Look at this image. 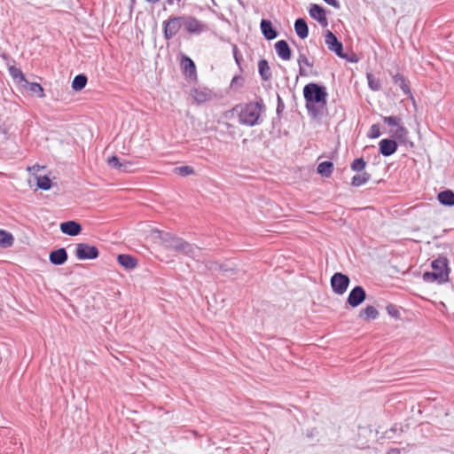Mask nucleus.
Segmentation results:
<instances>
[{
	"label": "nucleus",
	"instance_id": "nucleus-22",
	"mask_svg": "<svg viewBox=\"0 0 454 454\" xmlns=\"http://www.w3.org/2000/svg\"><path fill=\"white\" fill-rule=\"evenodd\" d=\"M258 72L263 82H268L272 77V73L269 62L265 59H262L258 62Z\"/></svg>",
	"mask_w": 454,
	"mask_h": 454
},
{
	"label": "nucleus",
	"instance_id": "nucleus-38",
	"mask_svg": "<svg viewBox=\"0 0 454 454\" xmlns=\"http://www.w3.org/2000/svg\"><path fill=\"white\" fill-rule=\"evenodd\" d=\"M386 310L391 317H393L395 319L400 318V310H399L398 306L390 303V304L387 305Z\"/></svg>",
	"mask_w": 454,
	"mask_h": 454
},
{
	"label": "nucleus",
	"instance_id": "nucleus-2",
	"mask_svg": "<svg viewBox=\"0 0 454 454\" xmlns=\"http://www.w3.org/2000/svg\"><path fill=\"white\" fill-rule=\"evenodd\" d=\"M265 110V105L262 98L255 102H249L241 106L239 114V123L253 127L260 123V117L262 113Z\"/></svg>",
	"mask_w": 454,
	"mask_h": 454
},
{
	"label": "nucleus",
	"instance_id": "nucleus-39",
	"mask_svg": "<svg viewBox=\"0 0 454 454\" xmlns=\"http://www.w3.org/2000/svg\"><path fill=\"white\" fill-rule=\"evenodd\" d=\"M202 263L205 265V270L209 271L220 270L221 263L213 260H206Z\"/></svg>",
	"mask_w": 454,
	"mask_h": 454
},
{
	"label": "nucleus",
	"instance_id": "nucleus-41",
	"mask_svg": "<svg viewBox=\"0 0 454 454\" xmlns=\"http://www.w3.org/2000/svg\"><path fill=\"white\" fill-rule=\"evenodd\" d=\"M403 432V426L401 424H395L389 430L386 431L387 438H392L391 434H402Z\"/></svg>",
	"mask_w": 454,
	"mask_h": 454
},
{
	"label": "nucleus",
	"instance_id": "nucleus-7",
	"mask_svg": "<svg viewBox=\"0 0 454 454\" xmlns=\"http://www.w3.org/2000/svg\"><path fill=\"white\" fill-rule=\"evenodd\" d=\"M74 254L78 260H94L98 257L99 250L88 243L76 244Z\"/></svg>",
	"mask_w": 454,
	"mask_h": 454
},
{
	"label": "nucleus",
	"instance_id": "nucleus-36",
	"mask_svg": "<svg viewBox=\"0 0 454 454\" xmlns=\"http://www.w3.org/2000/svg\"><path fill=\"white\" fill-rule=\"evenodd\" d=\"M366 78L368 81V86L372 90L378 91L380 90V82L379 79H376L372 74L368 73Z\"/></svg>",
	"mask_w": 454,
	"mask_h": 454
},
{
	"label": "nucleus",
	"instance_id": "nucleus-11",
	"mask_svg": "<svg viewBox=\"0 0 454 454\" xmlns=\"http://www.w3.org/2000/svg\"><path fill=\"white\" fill-rule=\"evenodd\" d=\"M398 149V143L395 139L383 138L379 143L380 153L384 157L393 155Z\"/></svg>",
	"mask_w": 454,
	"mask_h": 454
},
{
	"label": "nucleus",
	"instance_id": "nucleus-55",
	"mask_svg": "<svg viewBox=\"0 0 454 454\" xmlns=\"http://www.w3.org/2000/svg\"><path fill=\"white\" fill-rule=\"evenodd\" d=\"M136 3V0H131V8L133 7V5L135 4Z\"/></svg>",
	"mask_w": 454,
	"mask_h": 454
},
{
	"label": "nucleus",
	"instance_id": "nucleus-12",
	"mask_svg": "<svg viewBox=\"0 0 454 454\" xmlns=\"http://www.w3.org/2000/svg\"><path fill=\"white\" fill-rule=\"evenodd\" d=\"M422 278L427 283H437L439 285L444 284L449 281L448 272L442 271H425Z\"/></svg>",
	"mask_w": 454,
	"mask_h": 454
},
{
	"label": "nucleus",
	"instance_id": "nucleus-35",
	"mask_svg": "<svg viewBox=\"0 0 454 454\" xmlns=\"http://www.w3.org/2000/svg\"><path fill=\"white\" fill-rule=\"evenodd\" d=\"M173 172L181 176H188L194 174V168L191 166L176 167Z\"/></svg>",
	"mask_w": 454,
	"mask_h": 454
},
{
	"label": "nucleus",
	"instance_id": "nucleus-40",
	"mask_svg": "<svg viewBox=\"0 0 454 454\" xmlns=\"http://www.w3.org/2000/svg\"><path fill=\"white\" fill-rule=\"evenodd\" d=\"M220 270L223 273L224 276L230 277L236 274L237 270L235 268L230 267L226 263H221Z\"/></svg>",
	"mask_w": 454,
	"mask_h": 454
},
{
	"label": "nucleus",
	"instance_id": "nucleus-33",
	"mask_svg": "<svg viewBox=\"0 0 454 454\" xmlns=\"http://www.w3.org/2000/svg\"><path fill=\"white\" fill-rule=\"evenodd\" d=\"M37 187L43 191H48L51 188V180L48 176H36Z\"/></svg>",
	"mask_w": 454,
	"mask_h": 454
},
{
	"label": "nucleus",
	"instance_id": "nucleus-54",
	"mask_svg": "<svg viewBox=\"0 0 454 454\" xmlns=\"http://www.w3.org/2000/svg\"><path fill=\"white\" fill-rule=\"evenodd\" d=\"M145 2L149 3V4H157L158 2H160V0H145Z\"/></svg>",
	"mask_w": 454,
	"mask_h": 454
},
{
	"label": "nucleus",
	"instance_id": "nucleus-30",
	"mask_svg": "<svg viewBox=\"0 0 454 454\" xmlns=\"http://www.w3.org/2000/svg\"><path fill=\"white\" fill-rule=\"evenodd\" d=\"M21 87L26 90L31 91L32 93H36L40 98H43L45 95L43 93V88L38 82H30L27 80V82H23Z\"/></svg>",
	"mask_w": 454,
	"mask_h": 454
},
{
	"label": "nucleus",
	"instance_id": "nucleus-48",
	"mask_svg": "<svg viewBox=\"0 0 454 454\" xmlns=\"http://www.w3.org/2000/svg\"><path fill=\"white\" fill-rule=\"evenodd\" d=\"M343 56L344 57H340V59H343L348 62H351V63H356L358 61V58L356 57V54L352 53L351 56H348V54L344 53L343 52Z\"/></svg>",
	"mask_w": 454,
	"mask_h": 454
},
{
	"label": "nucleus",
	"instance_id": "nucleus-23",
	"mask_svg": "<svg viewBox=\"0 0 454 454\" xmlns=\"http://www.w3.org/2000/svg\"><path fill=\"white\" fill-rule=\"evenodd\" d=\"M294 30L299 38L305 39L308 37L309 27L305 19L298 18L294 21Z\"/></svg>",
	"mask_w": 454,
	"mask_h": 454
},
{
	"label": "nucleus",
	"instance_id": "nucleus-25",
	"mask_svg": "<svg viewBox=\"0 0 454 454\" xmlns=\"http://www.w3.org/2000/svg\"><path fill=\"white\" fill-rule=\"evenodd\" d=\"M437 200L440 204L446 207H453L454 206V192L452 190L447 189L442 191L437 195Z\"/></svg>",
	"mask_w": 454,
	"mask_h": 454
},
{
	"label": "nucleus",
	"instance_id": "nucleus-29",
	"mask_svg": "<svg viewBox=\"0 0 454 454\" xmlns=\"http://www.w3.org/2000/svg\"><path fill=\"white\" fill-rule=\"evenodd\" d=\"M88 78L84 74H79L74 76L72 82V89L74 91H80L85 88Z\"/></svg>",
	"mask_w": 454,
	"mask_h": 454
},
{
	"label": "nucleus",
	"instance_id": "nucleus-19",
	"mask_svg": "<svg viewBox=\"0 0 454 454\" xmlns=\"http://www.w3.org/2000/svg\"><path fill=\"white\" fill-rule=\"evenodd\" d=\"M181 67L185 75L190 78L196 77V66L194 61L188 56L184 55L181 60Z\"/></svg>",
	"mask_w": 454,
	"mask_h": 454
},
{
	"label": "nucleus",
	"instance_id": "nucleus-18",
	"mask_svg": "<svg viewBox=\"0 0 454 454\" xmlns=\"http://www.w3.org/2000/svg\"><path fill=\"white\" fill-rule=\"evenodd\" d=\"M191 95L198 104H202L212 99L213 93L207 89L194 88L191 90Z\"/></svg>",
	"mask_w": 454,
	"mask_h": 454
},
{
	"label": "nucleus",
	"instance_id": "nucleus-9",
	"mask_svg": "<svg viewBox=\"0 0 454 454\" xmlns=\"http://www.w3.org/2000/svg\"><path fill=\"white\" fill-rule=\"evenodd\" d=\"M325 43L328 49L331 51H333L338 57H344L343 44L332 31H326L325 35Z\"/></svg>",
	"mask_w": 454,
	"mask_h": 454
},
{
	"label": "nucleus",
	"instance_id": "nucleus-52",
	"mask_svg": "<svg viewBox=\"0 0 454 454\" xmlns=\"http://www.w3.org/2000/svg\"><path fill=\"white\" fill-rule=\"evenodd\" d=\"M299 74L301 76H308V72L303 68L302 66H299Z\"/></svg>",
	"mask_w": 454,
	"mask_h": 454
},
{
	"label": "nucleus",
	"instance_id": "nucleus-3",
	"mask_svg": "<svg viewBox=\"0 0 454 454\" xmlns=\"http://www.w3.org/2000/svg\"><path fill=\"white\" fill-rule=\"evenodd\" d=\"M382 120L384 123L388 126L397 127L395 130L392 131V137L401 144L406 145L409 143L411 146H413V143L408 141L409 131L403 125H402V118L399 115L382 116Z\"/></svg>",
	"mask_w": 454,
	"mask_h": 454
},
{
	"label": "nucleus",
	"instance_id": "nucleus-27",
	"mask_svg": "<svg viewBox=\"0 0 454 454\" xmlns=\"http://www.w3.org/2000/svg\"><path fill=\"white\" fill-rule=\"evenodd\" d=\"M333 168H334L333 163L332 161L325 160V161L320 162L317 165V171L323 177H330L333 171Z\"/></svg>",
	"mask_w": 454,
	"mask_h": 454
},
{
	"label": "nucleus",
	"instance_id": "nucleus-15",
	"mask_svg": "<svg viewBox=\"0 0 454 454\" xmlns=\"http://www.w3.org/2000/svg\"><path fill=\"white\" fill-rule=\"evenodd\" d=\"M67 252L64 247L52 250L49 255L50 262L56 266L63 265L67 261Z\"/></svg>",
	"mask_w": 454,
	"mask_h": 454
},
{
	"label": "nucleus",
	"instance_id": "nucleus-37",
	"mask_svg": "<svg viewBox=\"0 0 454 454\" xmlns=\"http://www.w3.org/2000/svg\"><path fill=\"white\" fill-rule=\"evenodd\" d=\"M365 167L366 161L362 157L355 159L350 165L351 169L356 172H361Z\"/></svg>",
	"mask_w": 454,
	"mask_h": 454
},
{
	"label": "nucleus",
	"instance_id": "nucleus-46",
	"mask_svg": "<svg viewBox=\"0 0 454 454\" xmlns=\"http://www.w3.org/2000/svg\"><path fill=\"white\" fill-rule=\"evenodd\" d=\"M284 109H285V104H284L281 97L279 96V94H277V109H276L277 114L279 116L281 114V113L284 111Z\"/></svg>",
	"mask_w": 454,
	"mask_h": 454
},
{
	"label": "nucleus",
	"instance_id": "nucleus-6",
	"mask_svg": "<svg viewBox=\"0 0 454 454\" xmlns=\"http://www.w3.org/2000/svg\"><path fill=\"white\" fill-rule=\"evenodd\" d=\"M163 35L166 40L172 39L183 27L182 16H170L163 21Z\"/></svg>",
	"mask_w": 454,
	"mask_h": 454
},
{
	"label": "nucleus",
	"instance_id": "nucleus-5",
	"mask_svg": "<svg viewBox=\"0 0 454 454\" xmlns=\"http://www.w3.org/2000/svg\"><path fill=\"white\" fill-rule=\"evenodd\" d=\"M183 27L190 35H200L207 30V26L191 15H182Z\"/></svg>",
	"mask_w": 454,
	"mask_h": 454
},
{
	"label": "nucleus",
	"instance_id": "nucleus-47",
	"mask_svg": "<svg viewBox=\"0 0 454 454\" xmlns=\"http://www.w3.org/2000/svg\"><path fill=\"white\" fill-rule=\"evenodd\" d=\"M187 241L181 239L179 242L176 244V246L174 247L173 251L182 254L184 246L186 245Z\"/></svg>",
	"mask_w": 454,
	"mask_h": 454
},
{
	"label": "nucleus",
	"instance_id": "nucleus-34",
	"mask_svg": "<svg viewBox=\"0 0 454 454\" xmlns=\"http://www.w3.org/2000/svg\"><path fill=\"white\" fill-rule=\"evenodd\" d=\"M200 250V248L199 247L195 246L194 244L187 242L186 245L184 246L182 254L184 255L195 259Z\"/></svg>",
	"mask_w": 454,
	"mask_h": 454
},
{
	"label": "nucleus",
	"instance_id": "nucleus-43",
	"mask_svg": "<svg viewBox=\"0 0 454 454\" xmlns=\"http://www.w3.org/2000/svg\"><path fill=\"white\" fill-rule=\"evenodd\" d=\"M107 163L111 168H116L120 171L121 161L120 160V159L117 156L114 155V156L108 158Z\"/></svg>",
	"mask_w": 454,
	"mask_h": 454
},
{
	"label": "nucleus",
	"instance_id": "nucleus-17",
	"mask_svg": "<svg viewBox=\"0 0 454 454\" xmlns=\"http://www.w3.org/2000/svg\"><path fill=\"white\" fill-rule=\"evenodd\" d=\"M117 262L121 267L128 270H134L138 264L137 257L128 254H119L117 256Z\"/></svg>",
	"mask_w": 454,
	"mask_h": 454
},
{
	"label": "nucleus",
	"instance_id": "nucleus-51",
	"mask_svg": "<svg viewBox=\"0 0 454 454\" xmlns=\"http://www.w3.org/2000/svg\"><path fill=\"white\" fill-rule=\"evenodd\" d=\"M327 4L339 9L340 7L338 0H324Z\"/></svg>",
	"mask_w": 454,
	"mask_h": 454
},
{
	"label": "nucleus",
	"instance_id": "nucleus-1",
	"mask_svg": "<svg viewBox=\"0 0 454 454\" xmlns=\"http://www.w3.org/2000/svg\"><path fill=\"white\" fill-rule=\"evenodd\" d=\"M303 97L308 114L311 118L317 119L324 115L328 97L325 86L309 82L303 87Z\"/></svg>",
	"mask_w": 454,
	"mask_h": 454
},
{
	"label": "nucleus",
	"instance_id": "nucleus-50",
	"mask_svg": "<svg viewBox=\"0 0 454 454\" xmlns=\"http://www.w3.org/2000/svg\"><path fill=\"white\" fill-rule=\"evenodd\" d=\"M232 51H233V57H234L235 62L239 66L242 58L240 56H239L237 45H233Z\"/></svg>",
	"mask_w": 454,
	"mask_h": 454
},
{
	"label": "nucleus",
	"instance_id": "nucleus-10",
	"mask_svg": "<svg viewBox=\"0 0 454 454\" xmlns=\"http://www.w3.org/2000/svg\"><path fill=\"white\" fill-rule=\"evenodd\" d=\"M309 16L316 20L322 27L328 25L326 12L324 7L317 4H311L309 9Z\"/></svg>",
	"mask_w": 454,
	"mask_h": 454
},
{
	"label": "nucleus",
	"instance_id": "nucleus-8",
	"mask_svg": "<svg viewBox=\"0 0 454 454\" xmlns=\"http://www.w3.org/2000/svg\"><path fill=\"white\" fill-rule=\"evenodd\" d=\"M366 299V292L362 286H356L351 289L347 298V304L352 308L361 305Z\"/></svg>",
	"mask_w": 454,
	"mask_h": 454
},
{
	"label": "nucleus",
	"instance_id": "nucleus-49",
	"mask_svg": "<svg viewBox=\"0 0 454 454\" xmlns=\"http://www.w3.org/2000/svg\"><path fill=\"white\" fill-rule=\"evenodd\" d=\"M405 452V448H392L387 451V454H404Z\"/></svg>",
	"mask_w": 454,
	"mask_h": 454
},
{
	"label": "nucleus",
	"instance_id": "nucleus-21",
	"mask_svg": "<svg viewBox=\"0 0 454 454\" xmlns=\"http://www.w3.org/2000/svg\"><path fill=\"white\" fill-rule=\"evenodd\" d=\"M433 271L448 272L450 275V269L449 267V260L446 256H439L431 262Z\"/></svg>",
	"mask_w": 454,
	"mask_h": 454
},
{
	"label": "nucleus",
	"instance_id": "nucleus-31",
	"mask_svg": "<svg viewBox=\"0 0 454 454\" xmlns=\"http://www.w3.org/2000/svg\"><path fill=\"white\" fill-rule=\"evenodd\" d=\"M370 179L371 174H369L368 172L356 174L351 179V185L354 187H359L367 183Z\"/></svg>",
	"mask_w": 454,
	"mask_h": 454
},
{
	"label": "nucleus",
	"instance_id": "nucleus-32",
	"mask_svg": "<svg viewBox=\"0 0 454 454\" xmlns=\"http://www.w3.org/2000/svg\"><path fill=\"white\" fill-rule=\"evenodd\" d=\"M14 241L13 236L7 231L0 230V247L7 248L12 246Z\"/></svg>",
	"mask_w": 454,
	"mask_h": 454
},
{
	"label": "nucleus",
	"instance_id": "nucleus-4",
	"mask_svg": "<svg viewBox=\"0 0 454 454\" xmlns=\"http://www.w3.org/2000/svg\"><path fill=\"white\" fill-rule=\"evenodd\" d=\"M350 283V278L347 274L335 272L330 279L333 292L335 294L342 295L346 293Z\"/></svg>",
	"mask_w": 454,
	"mask_h": 454
},
{
	"label": "nucleus",
	"instance_id": "nucleus-13",
	"mask_svg": "<svg viewBox=\"0 0 454 454\" xmlns=\"http://www.w3.org/2000/svg\"><path fill=\"white\" fill-rule=\"evenodd\" d=\"M59 228L62 233L68 236H77L82 231L81 223L74 220L61 223Z\"/></svg>",
	"mask_w": 454,
	"mask_h": 454
},
{
	"label": "nucleus",
	"instance_id": "nucleus-26",
	"mask_svg": "<svg viewBox=\"0 0 454 454\" xmlns=\"http://www.w3.org/2000/svg\"><path fill=\"white\" fill-rule=\"evenodd\" d=\"M378 317L379 311L372 305L366 306L359 312V317H361L365 322L375 320L376 318H378Z\"/></svg>",
	"mask_w": 454,
	"mask_h": 454
},
{
	"label": "nucleus",
	"instance_id": "nucleus-42",
	"mask_svg": "<svg viewBox=\"0 0 454 454\" xmlns=\"http://www.w3.org/2000/svg\"><path fill=\"white\" fill-rule=\"evenodd\" d=\"M134 163L129 160H122L120 168L121 172L130 173L134 171Z\"/></svg>",
	"mask_w": 454,
	"mask_h": 454
},
{
	"label": "nucleus",
	"instance_id": "nucleus-14",
	"mask_svg": "<svg viewBox=\"0 0 454 454\" xmlns=\"http://www.w3.org/2000/svg\"><path fill=\"white\" fill-rule=\"evenodd\" d=\"M260 28L262 35L268 41L274 40L278 35L277 29L270 20L262 19L260 23Z\"/></svg>",
	"mask_w": 454,
	"mask_h": 454
},
{
	"label": "nucleus",
	"instance_id": "nucleus-20",
	"mask_svg": "<svg viewBox=\"0 0 454 454\" xmlns=\"http://www.w3.org/2000/svg\"><path fill=\"white\" fill-rule=\"evenodd\" d=\"M160 239L166 247V248L173 250L181 238L173 235L170 232L160 231Z\"/></svg>",
	"mask_w": 454,
	"mask_h": 454
},
{
	"label": "nucleus",
	"instance_id": "nucleus-45",
	"mask_svg": "<svg viewBox=\"0 0 454 454\" xmlns=\"http://www.w3.org/2000/svg\"><path fill=\"white\" fill-rule=\"evenodd\" d=\"M297 62H298L299 66L305 65L309 67H311L313 66V63L309 60V59L306 57V55L304 53L299 54Z\"/></svg>",
	"mask_w": 454,
	"mask_h": 454
},
{
	"label": "nucleus",
	"instance_id": "nucleus-44",
	"mask_svg": "<svg viewBox=\"0 0 454 454\" xmlns=\"http://www.w3.org/2000/svg\"><path fill=\"white\" fill-rule=\"evenodd\" d=\"M380 129L379 124H373L371 126L370 132L368 134V137L370 138H377L380 136Z\"/></svg>",
	"mask_w": 454,
	"mask_h": 454
},
{
	"label": "nucleus",
	"instance_id": "nucleus-53",
	"mask_svg": "<svg viewBox=\"0 0 454 454\" xmlns=\"http://www.w3.org/2000/svg\"><path fill=\"white\" fill-rule=\"evenodd\" d=\"M242 80L241 76L236 75L232 78L231 86L232 87L235 83H238V81Z\"/></svg>",
	"mask_w": 454,
	"mask_h": 454
},
{
	"label": "nucleus",
	"instance_id": "nucleus-16",
	"mask_svg": "<svg viewBox=\"0 0 454 454\" xmlns=\"http://www.w3.org/2000/svg\"><path fill=\"white\" fill-rule=\"evenodd\" d=\"M275 51L278 54V56L282 60H290L292 58V50L285 40H279L274 45Z\"/></svg>",
	"mask_w": 454,
	"mask_h": 454
},
{
	"label": "nucleus",
	"instance_id": "nucleus-28",
	"mask_svg": "<svg viewBox=\"0 0 454 454\" xmlns=\"http://www.w3.org/2000/svg\"><path fill=\"white\" fill-rule=\"evenodd\" d=\"M8 69L10 75L19 85L21 86L23 82H27V79L20 68H18L15 66H11Z\"/></svg>",
	"mask_w": 454,
	"mask_h": 454
},
{
	"label": "nucleus",
	"instance_id": "nucleus-24",
	"mask_svg": "<svg viewBox=\"0 0 454 454\" xmlns=\"http://www.w3.org/2000/svg\"><path fill=\"white\" fill-rule=\"evenodd\" d=\"M393 82L395 85H398L400 89L403 90L404 95H411V88L409 85V82L405 79V77L400 74L396 73L395 74L392 75Z\"/></svg>",
	"mask_w": 454,
	"mask_h": 454
}]
</instances>
